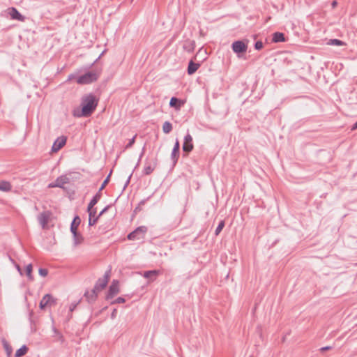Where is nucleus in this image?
Segmentation results:
<instances>
[{
    "label": "nucleus",
    "instance_id": "8",
    "mask_svg": "<svg viewBox=\"0 0 357 357\" xmlns=\"http://www.w3.org/2000/svg\"><path fill=\"white\" fill-rule=\"evenodd\" d=\"M52 213L50 211H45L38 215V221L43 229H45L49 222Z\"/></svg>",
    "mask_w": 357,
    "mask_h": 357
},
{
    "label": "nucleus",
    "instance_id": "25",
    "mask_svg": "<svg viewBox=\"0 0 357 357\" xmlns=\"http://www.w3.org/2000/svg\"><path fill=\"white\" fill-rule=\"evenodd\" d=\"M97 296H98L94 293V291L92 290L91 291H87L84 293V297L89 303L94 302L96 300Z\"/></svg>",
    "mask_w": 357,
    "mask_h": 357
},
{
    "label": "nucleus",
    "instance_id": "6",
    "mask_svg": "<svg viewBox=\"0 0 357 357\" xmlns=\"http://www.w3.org/2000/svg\"><path fill=\"white\" fill-rule=\"evenodd\" d=\"M56 303V299L51 294H45L41 299L39 306L41 310H44L47 306L54 305Z\"/></svg>",
    "mask_w": 357,
    "mask_h": 357
},
{
    "label": "nucleus",
    "instance_id": "24",
    "mask_svg": "<svg viewBox=\"0 0 357 357\" xmlns=\"http://www.w3.org/2000/svg\"><path fill=\"white\" fill-rule=\"evenodd\" d=\"M12 190V185L10 182L6 181H0V190L3 192H10Z\"/></svg>",
    "mask_w": 357,
    "mask_h": 357
},
{
    "label": "nucleus",
    "instance_id": "17",
    "mask_svg": "<svg viewBox=\"0 0 357 357\" xmlns=\"http://www.w3.org/2000/svg\"><path fill=\"white\" fill-rule=\"evenodd\" d=\"M109 280V275L106 273L102 278H99L96 284L99 289H103L106 287Z\"/></svg>",
    "mask_w": 357,
    "mask_h": 357
},
{
    "label": "nucleus",
    "instance_id": "9",
    "mask_svg": "<svg viewBox=\"0 0 357 357\" xmlns=\"http://www.w3.org/2000/svg\"><path fill=\"white\" fill-rule=\"evenodd\" d=\"M119 292V281L113 280L110 284L105 296L106 300L112 299L115 295Z\"/></svg>",
    "mask_w": 357,
    "mask_h": 357
},
{
    "label": "nucleus",
    "instance_id": "49",
    "mask_svg": "<svg viewBox=\"0 0 357 357\" xmlns=\"http://www.w3.org/2000/svg\"><path fill=\"white\" fill-rule=\"evenodd\" d=\"M145 203V200H143L140 202L141 204H144Z\"/></svg>",
    "mask_w": 357,
    "mask_h": 357
},
{
    "label": "nucleus",
    "instance_id": "31",
    "mask_svg": "<svg viewBox=\"0 0 357 357\" xmlns=\"http://www.w3.org/2000/svg\"><path fill=\"white\" fill-rule=\"evenodd\" d=\"M225 227V222L221 220L215 230V235L218 236Z\"/></svg>",
    "mask_w": 357,
    "mask_h": 357
},
{
    "label": "nucleus",
    "instance_id": "36",
    "mask_svg": "<svg viewBox=\"0 0 357 357\" xmlns=\"http://www.w3.org/2000/svg\"><path fill=\"white\" fill-rule=\"evenodd\" d=\"M110 206L109 205H107L106 206L100 213L98 215V218L102 216L104 213H105L108 209L109 208Z\"/></svg>",
    "mask_w": 357,
    "mask_h": 357
},
{
    "label": "nucleus",
    "instance_id": "13",
    "mask_svg": "<svg viewBox=\"0 0 357 357\" xmlns=\"http://www.w3.org/2000/svg\"><path fill=\"white\" fill-rule=\"evenodd\" d=\"M67 138L65 136H61L58 137L52 146V152L59 151L66 143Z\"/></svg>",
    "mask_w": 357,
    "mask_h": 357
},
{
    "label": "nucleus",
    "instance_id": "28",
    "mask_svg": "<svg viewBox=\"0 0 357 357\" xmlns=\"http://www.w3.org/2000/svg\"><path fill=\"white\" fill-rule=\"evenodd\" d=\"M172 124L169 121H165L162 125V131L165 134L169 133L172 130Z\"/></svg>",
    "mask_w": 357,
    "mask_h": 357
},
{
    "label": "nucleus",
    "instance_id": "14",
    "mask_svg": "<svg viewBox=\"0 0 357 357\" xmlns=\"http://www.w3.org/2000/svg\"><path fill=\"white\" fill-rule=\"evenodd\" d=\"M8 11L13 20H17L21 22L24 20L25 17L15 7L9 8Z\"/></svg>",
    "mask_w": 357,
    "mask_h": 357
},
{
    "label": "nucleus",
    "instance_id": "47",
    "mask_svg": "<svg viewBox=\"0 0 357 357\" xmlns=\"http://www.w3.org/2000/svg\"><path fill=\"white\" fill-rule=\"evenodd\" d=\"M49 187H50V188H54V187H56V185H54V183H50V184L49 185Z\"/></svg>",
    "mask_w": 357,
    "mask_h": 357
},
{
    "label": "nucleus",
    "instance_id": "3",
    "mask_svg": "<svg viewBox=\"0 0 357 357\" xmlns=\"http://www.w3.org/2000/svg\"><path fill=\"white\" fill-rule=\"evenodd\" d=\"M148 231V228L146 226H139L137 227L134 231L130 232L127 238L128 240L135 241L144 238L146 233Z\"/></svg>",
    "mask_w": 357,
    "mask_h": 357
},
{
    "label": "nucleus",
    "instance_id": "23",
    "mask_svg": "<svg viewBox=\"0 0 357 357\" xmlns=\"http://www.w3.org/2000/svg\"><path fill=\"white\" fill-rule=\"evenodd\" d=\"M72 234L73 236V243L75 246L81 244L83 242L84 238L82 235L78 232V231L72 233Z\"/></svg>",
    "mask_w": 357,
    "mask_h": 357
},
{
    "label": "nucleus",
    "instance_id": "27",
    "mask_svg": "<svg viewBox=\"0 0 357 357\" xmlns=\"http://www.w3.org/2000/svg\"><path fill=\"white\" fill-rule=\"evenodd\" d=\"M3 348L6 352L7 356L10 357L13 353V349L10 344L5 340L3 339L2 340Z\"/></svg>",
    "mask_w": 357,
    "mask_h": 357
},
{
    "label": "nucleus",
    "instance_id": "7",
    "mask_svg": "<svg viewBox=\"0 0 357 357\" xmlns=\"http://www.w3.org/2000/svg\"><path fill=\"white\" fill-rule=\"evenodd\" d=\"M183 152L188 154L194 149V144L192 142V137L189 132L184 137V142L182 146Z\"/></svg>",
    "mask_w": 357,
    "mask_h": 357
},
{
    "label": "nucleus",
    "instance_id": "40",
    "mask_svg": "<svg viewBox=\"0 0 357 357\" xmlns=\"http://www.w3.org/2000/svg\"><path fill=\"white\" fill-rule=\"evenodd\" d=\"M116 313H117L116 309H114L112 312V314H111L112 319H114L116 317Z\"/></svg>",
    "mask_w": 357,
    "mask_h": 357
},
{
    "label": "nucleus",
    "instance_id": "43",
    "mask_svg": "<svg viewBox=\"0 0 357 357\" xmlns=\"http://www.w3.org/2000/svg\"><path fill=\"white\" fill-rule=\"evenodd\" d=\"M331 347L327 346V347H321V348L320 349V350H321V351H328V350L331 349Z\"/></svg>",
    "mask_w": 357,
    "mask_h": 357
},
{
    "label": "nucleus",
    "instance_id": "30",
    "mask_svg": "<svg viewBox=\"0 0 357 357\" xmlns=\"http://www.w3.org/2000/svg\"><path fill=\"white\" fill-rule=\"evenodd\" d=\"M33 266L31 264H29L26 267V275L29 280H33V277L32 275Z\"/></svg>",
    "mask_w": 357,
    "mask_h": 357
},
{
    "label": "nucleus",
    "instance_id": "22",
    "mask_svg": "<svg viewBox=\"0 0 357 357\" xmlns=\"http://www.w3.org/2000/svg\"><path fill=\"white\" fill-rule=\"evenodd\" d=\"M272 40L274 43L284 42L286 40L284 34L281 32H275L273 34Z\"/></svg>",
    "mask_w": 357,
    "mask_h": 357
},
{
    "label": "nucleus",
    "instance_id": "12",
    "mask_svg": "<svg viewBox=\"0 0 357 357\" xmlns=\"http://www.w3.org/2000/svg\"><path fill=\"white\" fill-rule=\"evenodd\" d=\"M180 155V143L178 139L176 140L174 146L173 147L172 153H171V160L173 162V165H175L178 160Z\"/></svg>",
    "mask_w": 357,
    "mask_h": 357
},
{
    "label": "nucleus",
    "instance_id": "19",
    "mask_svg": "<svg viewBox=\"0 0 357 357\" xmlns=\"http://www.w3.org/2000/svg\"><path fill=\"white\" fill-rule=\"evenodd\" d=\"M69 182V178L66 176H61L58 177L54 181V185L57 188H63V185Z\"/></svg>",
    "mask_w": 357,
    "mask_h": 357
},
{
    "label": "nucleus",
    "instance_id": "41",
    "mask_svg": "<svg viewBox=\"0 0 357 357\" xmlns=\"http://www.w3.org/2000/svg\"><path fill=\"white\" fill-rule=\"evenodd\" d=\"M131 176H132V174L128 176L127 181H126L124 188H126L128 186V185L129 184V183L130 181Z\"/></svg>",
    "mask_w": 357,
    "mask_h": 357
},
{
    "label": "nucleus",
    "instance_id": "42",
    "mask_svg": "<svg viewBox=\"0 0 357 357\" xmlns=\"http://www.w3.org/2000/svg\"><path fill=\"white\" fill-rule=\"evenodd\" d=\"M15 267L17 268V270L18 271V272L20 273V275H22V269L20 268V266L19 264H15Z\"/></svg>",
    "mask_w": 357,
    "mask_h": 357
},
{
    "label": "nucleus",
    "instance_id": "1",
    "mask_svg": "<svg viewBox=\"0 0 357 357\" xmlns=\"http://www.w3.org/2000/svg\"><path fill=\"white\" fill-rule=\"evenodd\" d=\"M98 103V100L93 93H89L82 96L81 99V109L75 108L73 111V115L75 117H89L96 110Z\"/></svg>",
    "mask_w": 357,
    "mask_h": 357
},
{
    "label": "nucleus",
    "instance_id": "15",
    "mask_svg": "<svg viewBox=\"0 0 357 357\" xmlns=\"http://www.w3.org/2000/svg\"><path fill=\"white\" fill-rule=\"evenodd\" d=\"M160 271L159 270H151L144 271L143 273V276L145 278H147L149 282L154 281L157 277L160 274Z\"/></svg>",
    "mask_w": 357,
    "mask_h": 357
},
{
    "label": "nucleus",
    "instance_id": "38",
    "mask_svg": "<svg viewBox=\"0 0 357 357\" xmlns=\"http://www.w3.org/2000/svg\"><path fill=\"white\" fill-rule=\"evenodd\" d=\"M91 290L94 291V293L96 294V296H98V294L102 289H99L96 285H95L93 289Z\"/></svg>",
    "mask_w": 357,
    "mask_h": 357
},
{
    "label": "nucleus",
    "instance_id": "32",
    "mask_svg": "<svg viewBox=\"0 0 357 357\" xmlns=\"http://www.w3.org/2000/svg\"><path fill=\"white\" fill-rule=\"evenodd\" d=\"M136 136H137V135H135L132 139H130L129 142L125 146L126 149H130V148H131L132 146V145L135 142Z\"/></svg>",
    "mask_w": 357,
    "mask_h": 357
},
{
    "label": "nucleus",
    "instance_id": "48",
    "mask_svg": "<svg viewBox=\"0 0 357 357\" xmlns=\"http://www.w3.org/2000/svg\"><path fill=\"white\" fill-rule=\"evenodd\" d=\"M201 52H202V49H200V50H199V52H197V54H196V56H197L198 54L201 53Z\"/></svg>",
    "mask_w": 357,
    "mask_h": 357
},
{
    "label": "nucleus",
    "instance_id": "18",
    "mask_svg": "<svg viewBox=\"0 0 357 357\" xmlns=\"http://www.w3.org/2000/svg\"><path fill=\"white\" fill-rule=\"evenodd\" d=\"M199 67V63H195L192 60H190L188 63V66L187 69L188 74L190 75H193Z\"/></svg>",
    "mask_w": 357,
    "mask_h": 357
},
{
    "label": "nucleus",
    "instance_id": "4",
    "mask_svg": "<svg viewBox=\"0 0 357 357\" xmlns=\"http://www.w3.org/2000/svg\"><path fill=\"white\" fill-rule=\"evenodd\" d=\"M112 174V171L109 174V175L106 177V178L104 180L103 183H102L100 188H99L98 191L96 192V194L93 197L91 202H89V209L91 207H93L100 199L102 197V190L105 188V186L107 185V183L109 181L110 175Z\"/></svg>",
    "mask_w": 357,
    "mask_h": 357
},
{
    "label": "nucleus",
    "instance_id": "45",
    "mask_svg": "<svg viewBox=\"0 0 357 357\" xmlns=\"http://www.w3.org/2000/svg\"><path fill=\"white\" fill-rule=\"evenodd\" d=\"M337 1H333L332 2V3H331L332 8H335V7H336V6H337Z\"/></svg>",
    "mask_w": 357,
    "mask_h": 357
},
{
    "label": "nucleus",
    "instance_id": "46",
    "mask_svg": "<svg viewBox=\"0 0 357 357\" xmlns=\"http://www.w3.org/2000/svg\"><path fill=\"white\" fill-rule=\"evenodd\" d=\"M103 53H104V52H102V54L100 56H98V58L93 63L92 65H93L94 63H96L98 61V59H99L100 58V56L103 54Z\"/></svg>",
    "mask_w": 357,
    "mask_h": 357
},
{
    "label": "nucleus",
    "instance_id": "29",
    "mask_svg": "<svg viewBox=\"0 0 357 357\" xmlns=\"http://www.w3.org/2000/svg\"><path fill=\"white\" fill-rule=\"evenodd\" d=\"M328 45L343 46V45H346V43L344 41L340 40L339 39H331L328 42Z\"/></svg>",
    "mask_w": 357,
    "mask_h": 357
},
{
    "label": "nucleus",
    "instance_id": "34",
    "mask_svg": "<svg viewBox=\"0 0 357 357\" xmlns=\"http://www.w3.org/2000/svg\"><path fill=\"white\" fill-rule=\"evenodd\" d=\"M263 43L261 40H258L255 43V49L257 50H260L263 48Z\"/></svg>",
    "mask_w": 357,
    "mask_h": 357
},
{
    "label": "nucleus",
    "instance_id": "2",
    "mask_svg": "<svg viewBox=\"0 0 357 357\" xmlns=\"http://www.w3.org/2000/svg\"><path fill=\"white\" fill-rule=\"evenodd\" d=\"M100 76L99 71H89L84 75L79 76L77 83L79 84H89L96 82Z\"/></svg>",
    "mask_w": 357,
    "mask_h": 357
},
{
    "label": "nucleus",
    "instance_id": "26",
    "mask_svg": "<svg viewBox=\"0 0 357 357\" xmlns=\"http://www.w3.org/2000/svg\"><path fill=\"white\" fill-rule=\"evenodd\" d=\"M28 350L29 349L26 345L22 346L19 349L16 351L15 357H22L27 353Z\"/></svg>",
    "mask_w": 357,
    "mask_h": 357
},
{
    "label": "nucleus",
    "instance_id": "44",
    "mask_svg": "<svg viewBox=\"0 0 357 357\" xmlns=\"http://www.w3.org/2000/svg\"><path fill=\"white\" fill-rule=\"evenodd\" d=\"M357 129V121L352 126L351 130H354Z\"/></svg>",
    "mask_w": 357,
    "mask_h": 357
},
{
    "label": "nucleus",
    "instance_id": "16",
    "mask_svg": "<svg viewBox=\"0 0 357 357\" xmlns=\"http://www.w3.org/2000/svg\"><path fill=\"white\" fill-rule=\"evenodd\" d=\"M184 105V102L179 98L176 97H172L169 101V106L171 107L174 108L176 110L181 109V107Z\"/></svg>",
    "mask_w": 357,
    "mask_h": 357
},
{
    "label": "nucleus",
    "instance_id": "50",
    "mask_svg": "<svg viewBox=\"0 0 357 357\" xmlns=\"http://www.w3.org/2000/svg\"><path fill=\"white\" fill-rule=\"evenodd\" d=\"M250 357H253V356H250Z\"/></svg>",
    "mask_w": 357,
    "mask_h": 357
},
{
    "label": "nucleus",
    "instance_id": "20",
    "mask_svg": "<svg viewBox=\"0 0 357 357\" xmlns=\"http://www.w3.org/2000/svg\"><path fill=\"white\" fill-rule=\"evenodd\" d=\"M81 219L79 215H75L70 224V231L71 233H74L75 231H77L78 227L80 225Z\"/></svg>",
    "mask_w": 357,
    "mask_h": 357
},
{
    "label": "nucleus",
    "instance_id": "33",
    "mask_svg": "<svg viewBox=\"0 0 357 357\" xmlns=\"http://www.w3.org/2000/svg\"><path fill=\"white\" fill-rule=\"evenodd\" d=\"M126 302V300L123 297H118L116 299L111 302L112 305L116 304V303H123Z\"/></svg>",
    "mask_w": 357,
    "mask_h": 357
},
{
    "label": "nucleus",
    "instance_id": "39",
    "mask_svg": "<svg viewBox=\"0 0 357 357\" xmlns=\"http://www.w3.org/2000/svg\"><path fill=\"white\" fill-rule=\"evenodd\" d=\"M77 303H71L70 306V311L73 312L77 307Z\"/></svg>",
    "mask_w": 357,
    "mask_h": 357
},
{
    "label": "nucleus",
    "instance_id": "35",
    "mask_svg": "<svg viewBox=\"0 0 357 357\" xmlns=\"http://www.w3.org/2000/svg\"><path fill=\"white\" fill-rule=\"evenodd\" d=\"M38 273L40 275L43 276V277H45L48 274V271L47 269L46 268H40L39 270H38Z\"/></svg>",
    "mask_w": 357,
    "mask_h": 357
},
{
    "label": "nucleus",
    "instance_id": "37",
    "mask_svg": "<svg viewBox=\"0 0 357 357\" xmlns=\"http://www.w3.org/2000/svg\"><path fill=\"white\" fill-rule=\"evenodd\" d=\"M144 152H145V146H144V147H143L142 151V152L140 153L139 158L138 162H137V163L136 167L139 165V162H140V160H141V159H142V156H143V155H144Z\"/></svg>",
    "mask_w": 357,
    "mask_h": 357
},
{
    "label": "nucleus",
    "instance_id": "10",
    "mask_svg": "<svg viewBox=\"0 0 357 357\" xmlns=\"http://www.w3.org/2000/svg\"><path fill=\"white\" fill-rule=\"evenodd\" d=\"M231 47L235 53L241 54L247 51L248 45L242 40H236L232 43Z\"/></svg>",
    "mask_w": 357,
    "mask_h": 357
},
{
    "label": "nucleus",
    "instance_id": "5",
    "mask_svg": "<svg viewBox=\"0 0 357 357\" xmlns=\"http://www.w3.org/2000/svg\"><path fill=\"white\" fill-rule=\"evenodd\" d=\"M158 162V160L156 156L151 160H149L148 158H146L144 162L143 174L144 175H150L157 167Z\"/></svg>",
    "mask_w": 357,
    "mask_h": 357
},
{
    "label": "nucleus",
    "instance_id": "11",
    "mask_svg": "<svg viewBox=\"0 0 357 357\" xmlns=\"http://www.w3.org/2000/svg\"><path fill=\"white\" fill-rule=\"evenodd\" d=\"M87 212L89 213V225L93 226L95 224H96V222L98 220V215H96V213H97L96 208H94V206H93L89 209V204L88 207H87Z\"/></svg>",
    "mask_w": 357,
    "mask_h": 357
},
{
    "label": "nucleus",
    "instance_id": "21",
    "mask_svg": "<svg viewBox=\"0 0 357 357\" xmlns=\"http://www.w3.org/2000/svg\"><path fill=\"white\" fill-rule=\"evenodd\" d=\"M195 47V42L194 40H186L185 41L183 48L188 52H192L194 51Z\"/></svg>",
    "mask_w": 357,
    "mask_h": 357
}]
</instances>
